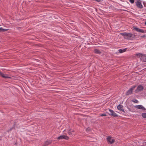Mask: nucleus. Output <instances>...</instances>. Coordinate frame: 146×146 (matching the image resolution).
Segmentation results:
<instances>
[{
  "label": "nucleus",
  "mask_w": 146,
  "mask_h": 146,
  "mask_svg": "<svg viewBox=\"0 0 146 146\" xmlns=\"http://www.w3.org/2000/svg\"><path fill=\"white\" fill-rule=\"evenodd\" d=\"M120 35L123 36L125 38L128 40H132L135 36L134 35L126 32L120 33Z\"/></svg>",
  "instance_id": "f257e3e1"
},
{
  "label": "nucleus",
  "mask_w": 146,
  "mask_h": 146,
  "mask_svg": "<svg viewBox=\"0 0 146 146\" xmlns=\"http://www.w3.org/2000/svg\"><path fill=\"white\" fill-rule=\"evenodd\" d=\"M109 111L110 112L108 113L110 115H111L114 117H117L118 116V115L111 110L109 109Z\"/></svg>",
  "instance_id": "f03ea898"
},
{
  "label": "nucleus",
  "mask_w": 146,
  "mask_h": 146,
  "mask_svg": "<svg viewBox=\"0 0 146 146\" xmlns=\"http://www.w3.org/2000/svg\"><path fill=\"white\" fill-rule=\"evenodd\" d=\"M143 89V86L141 85H139L137 87V89L135 90V92L136 93H138L139 91L142 90Z\"/></svg>",
  "instance_id": "7ed1b4c3"
},
{
  "label": "nucleus",
  "mask_w": 146,
  "mask_h": 146,
  "mask_svg": "<svg viewBox=\"0 0 146 146\" xmlns=\"http://www.w3.org/2000/svg\"><path fill=\"white\" fill-rule=\"evenodd\" d=\"M69 139V137L67 136L62 135L58 137L57 139Z\"/></svg>",
  "instance_id": "20e7f679"
},
{
  "label": "nucleus",
  "mask_w": 146,
  "mask_h": 146,
  "mask_svg": "<svg viewBox=\"0 0 146 146\" xmlns=\"http://www.w3.org/2000/svg\"><path fill=\"white\" fill-rule=\"evenodd\" d=\"M107 140L108 142H109L110 144H112L113 143L115 140L114 139H112L111 137H108L107 138Z\"/></svg>",
  "instance_id": "39448f33"
},
{
  "label": "nucleus",
  "mask_w": 146,
  "mask_h": 146,
  "mask_svg": "<svg viewBox=\"0 0 146 146\" xmlns=\"http://www.w3.org/2000/svg\"><path fill=\"white\" fill-rule=\"evenodd\" d=\"M135 107L136 108L141 109L143 110H146V109L142 105H136L135 106Z\"/></svg>",
  "instance_id": "423d86ee"
},
{
  "label": "nucleus",
  "mask_w": 146,
  "mask_h": 146,
  "mask_svg": "<svg viewBox=\"0 0 146 146\" xmlns=\"http://www.w3.org/2000/svg\"><path fill=\"white\" fill-rule=\"evenodd\" d=\"M133 28L134 30H135L136 31H137V32H140V33H144V31L142 29H140L139 28H138L135 27H133Z\"/></svg>",
  "instance_id": "0eeeda50"
},
{
  "label": "nucleus",
  "mask_w": 146,
  "mask_h": 146,
  "mask_svg": "<svg viewBox=\"0 0 146 146\" xmlns=\"http://www.w3.org/2000/svg\"><path fill=\"white\" fill-rule=\"evenodd\" d=\"M117 109L124 112H125L123 108V106L121 105H119L117 106Z\"/></svg>",
  "instance_id": "6e6552de"
},
{
  "label": "nucleus",
  "mask_w": 146,
  "mask_h": 146,
  "mask_svg": "<svg viewBox=\"0 0 146 146\" xmlns=\"http://www.w3.org/2000/svg\"><path fill=\"white\" fill-rule=\"evenodd\" d=\"M136 5L137 7L141 8L143 7V6L141 4V2L139 1H137V2H136Z\"/></svg>",
  "instance_id": "1a4fd4ad"
},
{
  "label": "nucleus",
  "mask_w": 146,
  "mask_h": 146,
  "mask_svg": "<svg viewBox=\"0 0 146 146\" xmlns=\"http://www.w3.org/2000/svg\"><path fill=\"white\" fill-rule=\"evenodd\" d=\"M0 75L3 78H10V77L8 76L7 74H4L0 72Z\"/></svg>",
  "instance_id": "9d476101"
},
{
  "label": "nucleus",
  "mask_w": 146,
  "mask_h": 146,
  "mask_svg": "<svg viewBox=\"0 0 146 146\" xmlns=\"http://www.w3.org/2000/svg\"><path fill=\"white\" fill-rule=\"evenodd\" d=\"M133 90H132V89H131V88L128 90L126 93V95H128L131 94L132 93Z\"/></svg>",
  "instance_id": "9b49d317"
},
{
  "label": "nucleus",
  "mask_w": 146,
  "mask_h": 146,
  "mask_svg": "<svg viewBox=\"0 0 146 146\" xmlns=\"http://www.w3.org/2000/svg\"><path fill=\"white\" fill-rule=\"evenodd\" d=\"M8 29H3L2 27L0 28V32L6 31L8 30Z\"/></svg>",
  "instance_id": "f8f14e48"
},
{
  "label": "nucleus",
  "mask_w": 146,
  "mask_h": 146,
  "mask_svg": "<svg viewBox=\"0 0 146 146\" xmlns=\"http://www.w3.org/2000/svg\"><path fill=\"white\" fill-rule=\"evenodd\" d=\"M51 143V141H46L44 143V145L45 146L48 145L49 144Z\"/></svg>",
  "instance_id": "ddd939ff"
},
{
  "label": "nucleus",
  "mask_w": 146,
  "mask_h": 146,
  "mask_svg": "<svg viewBox=\"0 0 146 146\" xmlns=\"http://www.w3.org/2000/svg\"><path fill=\"white\" fill-rule=\"evenodd\" d=\"M94 52L95 53L97 54H100L101 53L100 51L97 49H95L94 50Z\"/></svg>",
  "instance_id": "4468645a"
},
{
  "label": "nucleus",
  "mask_w": 146,
  "mask_h": 146,
  "mask_svg": "<svg viewBox=\"0 0 146 146\" xmlns=\"http://www.w3.org/2000/svg\"><path fill=\"white\" fill-rule=\"evenodd\" d=\"M127 48H125L123 49H120L119 50V52L121 53L123 52L126 51Z\"/></svg>",
  "instance_id": "2eb2a0df"
},
{
  "label": "nucleus",
  "mask_w": 146,
  "mask_h": 146,
  "mask_svg": "<svg viewBox=\"0 0 146 146\" xmlns=\"http://www.w3.org/2000/svg\"><path fill=\"white\" fill-rule=\"evenodd\" d=\"M144 62H146V56H142L141 59Z\"/></svg>",
  "instance_id": "dca6fc26"
},
{
  "label": "nucleus",
  "mask_w": 146,
  "mask_h": 146,
  "mask_svg": "<svg viewBox=\"0 0 146 146\" xmlns=\"http://www.w3.org/2000/svg\"><path fill=\"white\" fill-rule=\"evenodd\" d=\"M68 133L69 135H74V134H73L72 132H71V130L70 129L68 131Z\"/></svg>",
  "instance_id": "f3484780"
},
{
  "label": "nucleus",
  "mask_w": 146,
  "mask_h": 146,
  "mask_svg": "<svg viewBox=\"0 0 146 146\" xmlns=\"http://www.w3.org/2000/svg\"><path fill=\"white\" fill-rule=\"evenodd\" d=\"M136 55L139 57H141V59L142 56H143L142 54L140 53L137 54Z\"/></svg>",
  "instance_id": "a211bd4d"
},
{
  "label": "nucleus",
  "mask_w": 146,
  "mask_h": 146,
  "mask_svg": "<svg viewBox=\"0 0 146 146\" xmlns=\"http://www.w3.org/2000/svg\"><path fill=\"white\" fill-rule=\"evenodd\" d=\"M132 101L134 102V103H138V102H139L136 99H134V100H132Z\"/></svg>",
  "instance_id": "6ab92c4d"
},
{
  "label": "nucleus",
  "mask_w": 146,
  "mask_h": 146,
  "mask_svg": "<svg viewBox=\"0 0 146 146\" xmlns=\"http://www.w3.org/2000/svg\"><path fill=\"white\" fill-rule=\"evenodd\" d=\"M142 116L144 118H146V113H143L142 114Z\"/></svg>",
  "instance_id": "aec40b11"
},
{
  "label": "nucleus",
  "mask_w": 146,
  "mask_h": 146,
  "mask_svg": "<svg viewBox=\"0 0 146 146\" xmlns=\"http://www.w3.org/2000/svg\"><path fill=\"white\" fill-rule=\"evenodd\" d=\"M129 1L130 2V3H133L134 2V0H129Z\"/></svg>",
  "instance_id": "412c9836"
},
{
  "label": "nucleus",
  "mask_w": 146,
  "mask_h": 146,
  "mask_svg": "<svg viewBox=\"0 0 146 146\" xmlns=\"http://www.w3.org/2000/svg\"><path fill=\"white\" fill-rule=\"evenodd\" d=\"M136 85H135V86H133L131 88L132 89V90H133L136 88Z\"/></svg>",
  "instance_id": "4be33fe9"
},
{
  "label": "nucleus",
  "mask_w": 146,
  "mask_h": 146,
  "mask_svg": "<svg viewBox=\"0 0 146 146\" xmlns=\"http://www.w3.org/2000/svg\"><path fill=\"white\" fill-rule=\"evenodd\" d=\"M136 85H135V86H133L131 88L132 89V90H133L136 88Z\"/></svg>",
  "instance_id": "5701e85b"
},
{
  "label": "nucleus",
  "mask_w": 146,
  "mask_h": 146,
  "mask_svg": "<svg viewBox=\"0 0 146 146\" xmlns=\"http://www.w3.org/2000/svg\"><path fill=\"white\" fill-rule=\"evenodd\" d=\"M100 115L102 116H105L107 115L106 114H100Z\"/></svg>",
  "instance_id": "b1692460"
},
{
  "label": "nucleus",
  "mask_w": 146,
  "mask_h": 146,
  "mask_svg": "<svg viewBox=\"0 0 146 146\" xmlns=\"http://www.w3.org/2000/svg\"><path fill=\"white\" fill-rule=\"evenodd\" d=\"M71 130V132L73 133L74 132V130H73L70 129Z\"/></svg>",
  "instance_id": "393cba45"
},
{
  "label": "nucleus",
  "mask_w": 146,
  "mask_h": 146,
  "mask_svg": "<svg viewBox=\"0 0 146 146\" xmlns=\"http://www.w3.org/2000/svg\"><path fill=\"white\" fill-rule=\"evenodd\" d=\"M95 1H96L98 2H100L101 1L100 0H95Z\"/></svg>",
  "instance_id": "a878e982"
},
{
  "label": "nucleus",
  "mask_w": 146,
  "mask_h": 146,
  "mask_svg": "<svg viewBox=\"0 0 146 146\" xmlns=\"http://www.w3.org/2000/svg\"><path fill=\"white\" fill-rule=\"evenodd\" d=\"M145 35H144L143 36H142L141 37H145Z\"/></svg>",
  "instance_id": "bb28decb"
},
{
  "label": "nucleus",
  "mask_w": 146,
  "mask_h": 146,
  "mask_svg": "<svg viewBox=\"0 0 146 146\" xmlns=\"http://www.w3.org/2000/svg\"><path fill=\"white\" fill-rule=\"evenodd\" d=\"M86 130H89V129H88V128H87L86 129Z\"/></svg>",
  "instance_id": "cd10ccee"
},
{
  "label": "nucleus",
  "mask_w": 146,
  "mask_h": 146,
  "mask_svg": "<svg viewBox=\"0 0 146 146\" xmlns=\"http://www.w3.org/2000/svg\"><path fill=\"white\" fill-rule=\"evenodd\" d=\"M145 24L146 25V22L145 23Z\"/></svg>",
  "instance_id": "c85d7f7f"
},
{
  "label": "nucleus",
  "mask_w": 146,
  "mask_h": 146,
  "mask_svg": "<svg viewBox=\"0 0 146 146\" xmlns=\"http://www.w3.org/2000/svg\"><path fill=\"white\" fill-rule=\"evenodd\" d=\"M12 128L10 129V131L12 129Z\"/></svg>",
  "instance_id": "c756f323"
}]
</instances>
